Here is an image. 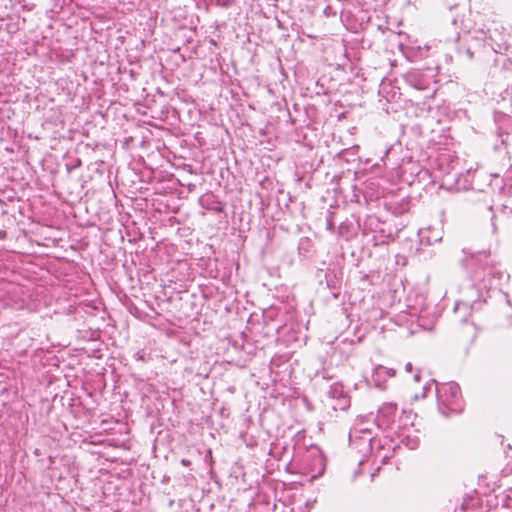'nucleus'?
<instances>
[{
  "mask_svg": "<svg viewBox=\"0 0 512 512\" xmlns=\"http://www.w3.org/2000/svg\"><path fill=\"white\" fill-rule=\"evenodd\" d=\"M389 457H392V454L388 455V454H385L382 456V462H385L386 459H388Z\"/></svg>",
  "mask_w": 512,
  "mask_h": 512,
  "instance_id": "f03ea898",
  "label": "nucleus"
},
{
  "mask_svg": "<svg viewBox=\"0 0 512 512\" xmlns=\"http://www.w3.org/2000/svg\"><path fill=\"white\" fill-rule=\"evenodd\" d=\"M363 433L366 435L367 445L372 446L373 443H372L371 432L369 430H365Z\"/></svg>",
  "mask_w": 512,
  "mask_h": 512,
  "instance_id": "f257e3e1",
  "label": "nucleus"
},
{
  "mask_svg": "<svg viewBox=\"0 0 512 512\" xmlns=\"http://www.w3.org/2000/svg\"><path fill=\"white\" fill-rule=\"evenodd\" d=\"M350 440H351L354 444H357V443L354 441L353 436H351V437H350Z\"/></svg>",
  "mask_w": 512,
  "mask_h": 512,
  "instance_id": "20e7f679",
  "label": "nucleus"
},
{
  "mask_svg": "<svg viewBox=\"0 0 512 512\" xmlns=\"http://www.w3.org/2000/svg\"><path fill=\"white\" fill-rule=\"evenodd\" d=\"M365 461H366L365 459L360 460L359 465H363V463H364Z\"/></svg>",
  "mask_w": 512,
  "mask_h": 512,
  "instance_id": "7ed1b4c3",
  "label": "nucleus"
}]
</instances>
